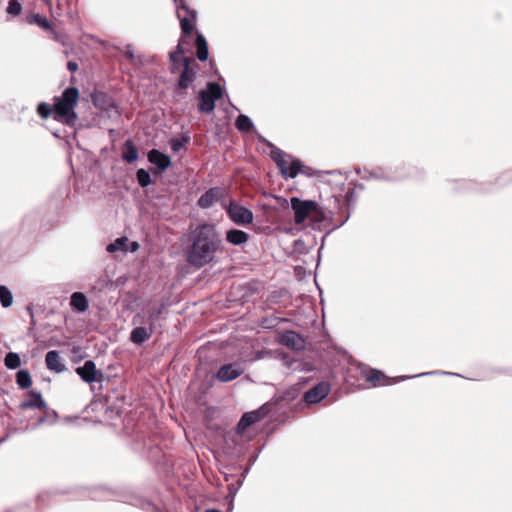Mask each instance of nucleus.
Returning a JSON list of instances; mask_svg holds the SVG:
<instances>
[{
  "label": "nucleus",
  "instance_id": "f257e3e1",
  "mask_svg": "<svg viewBox=\"0 0 512 512\" xmlns=\"http://www.w3.org/2000/svg\"><path fill=\"white\" fill-rule=\"evenodd\" d=\"M224 245L220 233L214 225L203 224L196 227L191 234V245L187 250V262L201 268L214 261L216 255L222 254Z\"/></svg>",
  "mask_w": 512,
  "mask_h": 512
},
{
  "label": "nucleus",
  "instance_id": "f03ea898",
  "mask_svg": "<svg viewBox=\"0 0 512 512\" xmlns=\"http://www.w3.org/2000/svg\"><path fill=\"white\" fill-rule=\"evenodd\" d=\"M79 100V91L76 87L66 88L61 96L54 98V120L73 127L77 121L75 107Z\"/></svg>",
  "mask_w": 512,
  "mask_h": 512
},
{
  "label": "nucleus",
  "instance_id": "7ed1b4c3",
  "mask_svg": "<svg viewBox=\"0 0 512 512\" xmlns=\"http://www.w3.org/2000/svg\"><path fill=\"white\" fill-rule=\"evenodd\" d=\"M271 158L278 167L281 175L288 178H295L298 174L302 173L307 176H313V170L293 156L285 153L279 148L273 147L271 150Z\"/></svg>",
  "mask_w": 512,
  "mask_h": 512
},
{
  "label": "nucleus",
  "instance_id": "20e7f679",
  "mask_svg": "<svg viewBox=\"0 0 512 512\" xmlns=\"http://www.w3.org/2000/svg\"><path fill=\"white\" fill-rule=\"evenodd\" d=\"M184 54V50L181 46V43H179L176 47L175 51H172L169 53V59L172 66V71H174L178 64L181 61V56ZM182 65L183 70L180 74L179 80H178V88L180 90L187 89L193 81L196 79L197 76V64L194 59L189 57H183L182 58Z\"/></svg>",
  "mask_w": 512,
  "mask_h": 512
},
{
  "label": "nucleus",
  "instance_id": "39448f33",
  "mask_svg": "<svg viewBox=\"0 0 512 512\" xmlns=\"http://www.w3.org/2000/svg\"><path fill=\"white\" fill-rule=\"evenodd\" d=\"M290 203L294 211V221L297 225L302 224L310 216L315 221H321L325 218L324 213L321 211L316 201L301 200L297 197H292Z\"/></svg>",
  "mask_w": 512,
  "mask_h": 512
},
{
  "label": "nucleus",
  "instance_id": "423d86ee",
  "mask_svg": "<svg viewBox=\"0 0 512 512\" xmlns=\"http://www.w3.org/2000/svg\"><path fill=\"white\" fill-rule=\"evenodd\" d=\"M223 95L222 87L215 82H209L206 90L199 92L198 109L202 113L210 114L215 109V101Z\"/></svg>",
  "mask_w": 512,
  "mask_h": 512
},
{
  "label": "nucleus",
  "instance_id": "0eeeda50",
  "mask_svg": "<svg viewBox=\"0 0 512 512\" xmlns=\"http://www.w3.org/2000/svg\"><path fill=\"white\" fill-rule=\"evenodd\" d=\"M176 13L180 21L182 33L190 34L194 29L196 12L194 10H190L185 4H181L177 7Z\"/></svg>",
  "mask_w": 512,
  "mask_h": 512
},
{
  "label": "nucleus",
  "instance_id": "6e6552de",
  "mask_svg": "<svg viewBox=\"0 0 512 512\" xmlns=\"http://www.w3.org/2000/svg\"><path fill=\"white\" fill-rule=\"evenodd\" d=\"M244 373V367L241 363H229L220 366L216 373V379L220 382H229Z\"/></svg>",
  "mask_w": 512,
  "mask_h": 512
},
{
  "label": "nucleus",
  "instance_id": "1a4fd4ad",
  "mask_svg": "<svg viewBox=\"0 0 512 512\" xmlns=\"http://www.w3.org/2000/svg\"><path fill=\"white\" fill-rule=\"evenodd\" d=\"M230 219L238 225H248L253 221V213L240 205L231 203L227 209Z\"/></svg>",
  "mask_w": 512,
  "mask_h": 512
},
{
  "label": "nucleus",
  "instance_id": "9d476101",
  "mask_svg": "<svg viewBox=\"0 0 512 512\" xmlns=\"http://www.w3.org/2000/svg\"><path fill=\"white\" fill-rule=\"evenodd\" d=\"M76 373L86 383L100 381L102 374L96 369V365L92 360H87L84 364L76 369Z\"/></svg>",
  "mask_w": 512,
  "mask_h": 512
},
{
  "label": "nucleus",
  "instance_id": "9b49d317",
  "mask_svg": "<svg viewBox=\"0 0 512 512\" xmlns=\"http://www.w3.org/2000/svg\"><path fill=\"white\" fill-rule=\"evenodd\" d=\"M330 391V385L326 382H320L304 394V400L308 404H316L324 399Z\"/></svg>",
  "mask_w": 512,
  "mask_h": 512
},
{
  "label": "nucleus",
  "instance_id": "f8f14e48",
  "mask_svg": "<svg viewBox=\"0 0 512 512\" xmlns=\"http://www.w3.org/2000/svg\"><path fill=\"white\" fill-rule=\"evenodd\" d=\"M164 310H165L164 305L152 307L148 310V315L146 316L145 320L144 319L141 320L142 317H141V315L138 314L137 316L134 317L133 322L139 323V324H145V325L148 324L149 326H151L152 328L155 329L157 322L163 315Z\"/></svg>",
  "mask_w": 512,
  "mask_h": 512
},
{
  "label": "nucleus",
  "instance_id": "ddd939ff",
  "mask_svg": "<svg viewBox=\"0 0 512 512\" xmlns=\"http://www.w3.org/2000/svg\"><path fill=\"white\" fill-rule=\"evenodd\" d=\"M281 343L296 351H300L305 347L304 339L295 331L284 332L281 335Z\"/></svg>",
  "mask_w": 512,
  "mask_h": 512
},
{
  "label": "nucleus",
  "instance_id": "4468645a",
  "mask_svg": "<svg viewBox=\"0 0 512 512\" xmlns=\"http://www.w3.org/2000/svg\"><path fill=\"white\" fill-rule=\"evenodd\" d=\"M20 407L24 410H27V409L45 410L47 408V405H46L41 393L31 390L28 393V398L20 404Z\"/></svg>",
  "mask_w": 512,
  "mask_h": 512
},
{
  "label": "nucleus",
  "instance_id": "2eb2a0df",
  "mask_svg": "<svg viewBox=\"0 0 512 512\" xmlns=\"http://www.w3.org/2000/svg\"><path fill=\"white\" fill-rule=\"evenodd\" d=\"M221 190L219 188H210L198 199V206L207 209L213 206L220 198Z\"/></svg>",
  "mask_w": 512,
  "mask_h": 512
},
{
  "label": "nucleus",
  "instance_id": "dca6fc26",
  "mask_svg": "<svg viewBox=\"0 0 512 512\" xmlns=\"http://www.w3.org/2000/svg\"><path fill=\"white\" fill-rule=\"evenodd\" d=\"M148 160L150 163L157 166L161 171L166 170L171 165L170 157L156 149L149 151Z\"/></svg>",
  "mask_w": 512,
  "mask_h": 512
},
{
  "label": "nucleus",
  "instance_id": "f3484780",
  "mask_svg": "<svg viewBox=\"0 0 512 512\" xmlns=\"http://www.w3.org/2000/svg\"><path fill=\"white\" fill-rule=\"evenodd\" d=\"M45 363L49 370L56 373H61L65 370V365L59 355V352L56 350L47 352L45 356Z\"/></svg>",
  "mask_w": 512,
  "mask_h": 512
},
{
  "label": "nucleus",
  "instance_id": "a211bd4d",
  "mask_svg": "<svg viewBox=\"0 0 512 512\" xmlns=\"http://www.w3.org/2000/svg\"><path fill=\"white\" fill-rule=\"evenodd\" d=\"M261 418L262 414L259 410L244 413L237 424L238 433H244L249 426L259 421Z\"/></svg>",
  "mask_w": 512,
  "mask_h": 512
},
{
  "label": "nucleus",
  "instance_id": "6ab92c4d",
  "mask_svg": "<svg viewBox=\"0 0 512 512\" xmlns=\"http://www.w3.org/2000/svg\"><path fill=\"white\" fill-rule=\"evenodd\" d=\"M143 325L144 326H138L131 331L130 339L135 344H142L152 335L154 328L149 325Z\"/></svg>",
  "mask_w": 512,
  "mask_h": 512
},
{
  "label": "nucleus",
  "instance_id": "aec40b11",
  "mask_svg": "<svg viewBox=\"0 0 512 512\" xmlns=\"http://www.w3.org/2000/svg\"><path fill=\"white\" fill-rule=\"evenodd\" d=\"M249 238V234L243 230L230 229L226 232V241L235 246L246 244Z\"/></svg>",
  "mask_w": 512,
  "mask_h": 512
},
{
  "label": "nucleus",
  "instance_id": "412c9836",
  "mask_svg": "<svg viewBox=\"0 0 512 512\" xmlns=\"http://www.w3.org/2000/svg\"><path fill=\"white\" fill-rule=\"evenodd\" d=\"M70 305L72 306L73 309L79 312H85L89 307V303L86 296L81 292H74L71 295Z\"/></svg>",
  "mask_w": 512,
  "mask_h": 512
},
{
  "label": "nucleus",
  "instance_id": "4be33fe9",
  "mask_svg": "<svg viewBox=\"0 0 512 512\" xmlns=\"http://www.w3.org/2000/svg\"><path fill=\"white\" fill-rule=\"evenodd\" d=\"M196 48H197V52H196L197 58L200 61L207 60L208 54H209L208 44H207L205 37L201 33H198L196 36Z\"/></svg>",
  "mask_w": 512,
  "mask_h": 512
},
{
  "label": "nucleus",
  "instance_id": "5701e85b",
  "mask_svg": "<svg viewBox=\"0 0 512 512\" xmlns=\"http://www.w3.org/2000/svg\"><path fill=\"white\" fill-rule=\"evenodd\" d=\"M366 380L370 382L373 386H384L390 384L386 376L381 371L378 370H371L366 375Z\"/></svg>",
  "mask_w": 512,
  "mask_h": 512
},
{
  "label": "nucleus",
  "instance_id": "b1692460",
  "mask_svg": "<svg viewBox=\"0 0 512 512\" xmlns=\"http://www.w3.org/2000/svg\"><path fill=\"white\" fill-rule=\"evenodd\" d=\"M122 157L127 163H133L138 159V150L131 140H126Z\"/></svg>",
  "mask_w": 512,
  "mask_h": 512
},
{
  "label": "nucleus",
  "instance_id": "393cba45",
  "mask_svg": "<svg viewBox=\"0 0 512 512\" xmlns=\"http://www.w3.org/2000/svg\"><path fill=\"white\" fill-rule=\"evenodd\" d=\"M236 128L241 132H248L254 128L252 120L246 115H239L235 122Z\"/></svg>",
  "mask_w": 512,
  "mask_h": 512
},
{
  "label": "nucleus",
  "instance_id": "a878e982",
  "mask_svg": "<svg viewBox=\"0 0 512 512\" xmlns=\"http://www.w3.org/2000/svg\"><path fill=\"white\" fill-rule=\"evenodd\" d=\"M27 22L32 24H36L39 27H41L44 30H52V24L48 21L47 18L39 15V14H33L29 18H27Z\"/></svg>",
  "mask_w": 512,
  "mask_h": 512
},
{
  "label": "nucleus",
  "instance_id": "bb28decb",
  "mask_svg": "<svg viewBox=\"0 0 512 512\" xmlns=\"http://www.w3.org/2000/svg\"><path fill=\"white\" fill-rule=\"evenodd\" d=\"M16 382L22 389H27L32 384L31 375L27 370H20L16 375Z\"/></svg>",
  "mask_w": 512,
  "mask_h": 512
},
{
  "label": "nucleus",
  "instance_id": "cd10ccee",
  "mask_svg": "<svg viewBox=\"0 0 512 512\" xmlns=\"http://www.w3.org/2000/svg\"><path fill=\"white\" fill-rule=\"evenodd\" d=\"M0 303L4 308L10 307L13 303V296L11 291L3 285L0 286Z\"/></svg>",
  "mask_w": 512,
  "mask_h": 512
},
{
  "label": "nucleus",
  "instance_id": "c85d7f7f",
  "mask_svg": "<svg viewBox=\"0 0 512 512\" xmlns=\"http://www.w3.org/2000/svg\"><path fill=\"white\" fill-rule=\"evenodd\" d=\"M127 242H128V239L125 238V237L118 238L114 242L110 243L107 246L106 250L109 253H115V252H118V251H125L126 250Z\"/></svg>",
  "mask_w": 512,
  "mask_h": 512
},
{
  "label": "nucleus",
  "instance_id": "c756f323",
  "mask_svg": "<svg viewBox=\"0 0 512 512\" xmlns=\"http://www.w3.org/2000/svg\"><path fill=\"white\" fill-rule=\"evenodd\" d=\"M4 363L9 369H17L21 365V360L17 353L9 352L5 356Z\"/></svg>",
  "mask_w": 512,
  "mask_h": 512
},
{
  "label": "nucleus",
  "instance_id": "7c9ffc66",
  "mask_svg": "<svg viewBox=\"0 0 512 512\" xmlns=\"http://www.w3.org/2000/svg\"><path fill=\"white\" fill-rule=\"evenodd\" d=\"M39 116L43 119L49 118L52 114L54 115L53 106L48 103L41 102L37 107Z\"/></svg>",
  "mask_w": 512,
  "mask_h": 512
},
{
  "label": "nucleus",
  "instance_id": "2f4dec72",
  "mask_svg": "<svg viewBox=\"0 0 512 512\" xmlns=\"http://www.w3.org/2000/svg\"><path fill=\"white\" fill-rule=\"evenodd\" d=\"M137 181L141 187H147L151 184V177L145 169H139L136 173Z\"/></svg>",
  "mask_w": 512,
  "mask_h": 512
},
{
  "label": "nucleus",
  "instance_id": "473e14b6",
  "mask_svg": "<svg viewBox=\"0 0 512 512\" xmlns=\"http://www.w3.org/2000/svg\"><path fill=\"white\" fill-rule=\"evenodd\" d=\"M362 178H365V179L375 178V179L395 180V179H398L399 177L391 176V175H385L381 170H375V171H372V172L365 173V175H363Z\"/></svg>",
  "mask_w": 512,
  "mask_h": 512
},
{
  "label": "nucleus",
  "instance_id": "72a5a7b5",
  "mask_svg": "<svg viewBox=\"0 0 512 512\" xmlns=\"http://www.w3.org/2000/svg\"><path fill=\"white\" fill-rule=\"evenodd\" d=\"M22 12V6L18 0H10L7 7V13L12 16H18Z\"/></svg>",
  "mask_w": 512,
  "mask_h": 512
},
{
  "label": "nucleus",
  "instance_id": "f704fd0d",
  "mask_svg": "<svg viewBox=\"0 0 512 512\" xmlns=\"http://www.w3.org/2000/svg\"><path fill=\"white\" fill-rule=\"evenodd\" d=\"M188 141V138H182V139H171L170 140V147L173 152L178 153L181 149L184 148L185 143Z\"/></svg>",
  "mask_w": 512,
  "mask_h": 512
},
{
  "label": "nucleus",
  "instance_id": "c9c22d12",
  "mask_svg": "<svg viewBox=\"0 0 512 512\" xmlns=\"http://www.w3.org/2000/svg\"><path fill=\"white\" fill-rule=\"evenodd\" d=\"M435 374L455 375V376H458V374H456V373H451V372H445V371H431V372L420 373V374H417V375H414V376H402V377L397 378V379L395 380V382H397V381H399V380L410 379V378H414V377H422V376H426V375H435Z\"/></svg>",
  "mask_w": 512,
  "mask_h": 512
},
{
  "label": "nucleus",
  "instance_id": "e433bc0d",
  "mask_svg": "<svg viewBox=\"0 0 512 512\" xmlns=\"http://www.w3.org/2000/svg\"><path fill=\"white\" fill-rule=\"evenodd\" d=\"M121 53L124 54V56L130 60V61H133L134 58H135V54H134V47L133 45L131 44H127L125 45L121 50Z\"/></svg>",
  "mask_w": 512,
  "mask_h": 512
},
{
  "label": "nucleus",
  "instance_id": "4c0bfd02",
  "mask_svg": "<svg viewBox=\"0 0 512 512\" xmlns=\"http://www.w3.org/2000/svg\"><path fill=\"white\" fill-rule=\"evenodd\" d=\"M284 364L292 369V370H305V368L303 367V363L301 361H296V360H286L285 359V362Z\"/></svg>",
  "mask_w": 512,
  "mask_h": 512
},
{
  "label": "nucleus",
  "instance_id": "58836bf2",
  "mask_svg": "<svg viewBox=\"0 0 512 512\" xmlns=\"http://www.w3.org/2000/svg\"><path fill=\"white\" fill-rule=\"evenodd\" d=\"M67 68L70 72H76L78 70V64L74 61H69Z\"/></svg>",
  "mask_w": 512,
  "mask_h": 512
},
{
  "label": "nucleus",
  "instance_id": "ea45409f",
  "mask_svg": "<svg viewBox=\"0 0 512 512\" xmlns=\"http://www.w3.org/2000/svg\"><path fill=\"white\" fill-rule=\"evenodd\" d=\"M139 245L136 242H132V251H136L138 249Z\"/></svg>",
  "mask_w": 512,
  "mask_h": 512
},
{
  "label": "nucleus",
  "instance_id": "a19ab883",
  "mask_svg": "<svg viewBox=\"0 0 512 512\" xmlns=\"http://www.w3.org/2000/svg\"><path fill=\"white\" fill-rule=\"evenodd\" d=\"M205 512H221V511L212 509V510H206Z\"/></svg>",
  "mask_w": 512,
  "mask_h": 512
},
{
  "label": "nucleus",
  "instance_id": "79ce46f5",
  "mask_svg": "<svg viewBox=\"0 0 512 512\" xmlns=\"http://www.w3.org/2000/svg\"><path fill=\"white\" fill-rule=\"evenodd\" d=\"M347 219H348V216L346 217V219H345V220L341 221V223L339 224V226L343 225V224L347 221Z\"/></svg>",
  "mask_w": 512,
  "mask_h": 512
},
{
  "label": "nucleus",
  "instance_id": "37998d69",
  "mask_svg": "<svg viewBox=\"0 0 512 512\" xmlns=\"http://www.w3.org/2000/svg\"><path fill=\"white\" fill-rule=\"evenodd\" d=\"M247 473H248V469H246V470L242 473V475H243V476H245Z\"/></svg>",
  "mask_w": 512,
  "mask_h": 512
}]
</instances>
